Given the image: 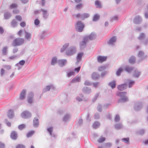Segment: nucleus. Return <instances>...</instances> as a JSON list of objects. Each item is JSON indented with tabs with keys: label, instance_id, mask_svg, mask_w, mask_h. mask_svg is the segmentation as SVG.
<instances>
[{
	"label": "nucleus",
	"instance_id": "1",
	"mask_svg": "<svg viewBox=\"0 0 148 148\" xmlns=\"http://www.w3.org/2000/svg\"><path fill=\"white\" fill-rule=\"evenodd\" d=\"M126 94L127 92H126L118 91L117 92L116 95L121 97L118 101V103H123L128 101L127 97L126 96Z\"/></svg>",
	"mask_w": 148,
	"mask_h": 148
},
{
	"label": "nucleus",
	"instance_id": "2",
	"mask_svg": "<svg viewBox=\"0 0 148 148\" xmlns=\"http://www.w3.org/2000/svg\"><path fill=\"white\" fill-rule=\"evenodd\" d=\"M76 51V48L74 46H71L66 50L65 52L66 54L68 56H71L75 54Z\"/></svg>",
	"mask_w": 148,
	"mask_h": 148
},
{
	"label": "nucleus",
	"instance_id": "3",
	"mask_svg": "<svg viewBox=\"0 0 148 148\" xmlns=\"http://www.w3.org/2000/svg\"><path fill=\"white\" fill-rule=\"evenodd\" d=\"M23 38H15L12 42V45L13 46H19L22 45L24 42Z\"/></svg>",
	"mask_w": 148,
	"mask_h": 148
},
{
	"label": "nucleus",
	"instance_id": "4",
	"mask_svg": "<svg viewBox=\"0 0 148 148\" xmlns=\"http://www.w3.org/2000/svg\"><path fill=\"white\" fill-rule=\"evenodd\" d=\"M84 26V24L81 21H78L77 23L76 30L78 32H81L82 31Z\"/></svg>",
	"mask_w": 148,
	"mask_h": 148
},
{
	"label": "nucleus",
	"instance_id": "5",
	"mask_svg": "<svg viewBox=\"0 0 148 148\" xmlns=\"http://www.w3.org/2000/svg\"><path fill=\"white\" fill-rule=\"evenodd\" d=\"M86 38H83V40L79 42V47L80 50H82L85 48L86 46V42H88Z\"/></svg>",
	"mask_w": 148,
	"mask_h": 148
},
{
	"label": "nucleus",
	"instance_id": "6",
	"mask_svg": "<svg viewBox=\"0 0 148 148\" xmlns=\"http://www.w3.org/2000/svg\"><path fill=\"white\" fill-rule=\"evenodd\" d=\"M142 107V103L140 102L136 101L135 102L134 108L136 111H138L141 109Z\"/></svg>",
	"mask_w": 148,
	"mask_h": 148
},
{
	"label": "nucleus",
	"instance_id": "7",
	"mask_svg": "<svg viewBox=\"0 0 148 148\" xmlns=\"http://www.w3.org/2000/svg\"><path fill=\"white\" fill-rule=\"evenodd\" d=\"M31 114L27 111H24L21 113V117L23 118L27 119L31 117Z\"/></svg>",
	"mask_w": 148,
	"mask_h": 148
},
{
	"label": "nucleus",
	"instance_id": "8",
	"mask_svg": "<svg viewBox=\"0 0 148 148\" xmlns=\"http://www.w3.org/2000/svg\"><path fill=\"white\" fill-rule=\"evenodd\" d=\"M84 37L87 38V40L88 41L89 40H93L96 38V35L95 33L92 32L89 35L85 36Z\"/></svg>",
	"mask_w": 148,
	"mask_h": 148
},
{
	"label": "nucleus",
	"instance_id": "9",
	"mask_svg": "<svg viewBox=\"0 0 148 148\" xmlns=\"http://www.w3.org/2000/svg\"><path fill=\"white\" fill-rule=\"evenodd\" d=\"M34 94L33 92H30L27 96V102L30 104H32L33 101Z\"/></svg>",
	"mask_w": 148,
	"mask_h": 148
},
{
	"label": "nucleus",
	"instance_id": "10",
	"mask_svg": "<svg viewBox=\"0 0 148 148\" xmlns=\"http://www.w3.org/2000/svg\"><path fill=\"white\" fill-rule=\"evenodd\" d=\"M144 52L142 51H140L138 54V56L140 59L138 60V62L140 63L143 60L146 59L147 56H144Z\"/></svg>",
	"mask_w": 148,
	"mask_h": 148
},
{
	"label": "nucleus",
	"instance_id": "11",
	"mask_svg": "<svg viewBox=\"0 0 148 148\" xmlns=\"http://www.w3.org/2000/svg\"><path fill=\"white\" fill-rule=\"evenodd\" d=\"M116 37L115 36H113L107 42V43L108 45H113L114 43L116 41Z\"/></svg>",
	"mask_w": 148,
	"mask_h": 148
},
{
	"label": "nucleus",
	"instance_id": "12",
	"mask_svg": "<svg viewBox=\"0 0 148 148\" xmlns=\"http://www.w3.org/2000/svg\"><path fill=\"white\" fill-rule=\"evenodd\" d=\"M133 21L135 24H139L142 21V18L140 16H136L134 18Z\"/></svg>",
	"mask_w": 148,
	"mask_h": 148
},
{
	"label": "nucleus",
	"instance_id": "13",
	"mask_svg": "<svg viewBox=\"0 0 148 148\" xmlns=\"http://www.w3.org/2000/svg\"><path fill=\"white\" fill-rule=\"evenodd\" d=\"M127 83H124L118 85L117 86L118 89L120 91H123L127 88Z\"/></svg>",
	"mask_w": 148,
	"mask_h": 148
},
{
	"label": "nucleus",
	"instance_id": "14",
	"mask_svg": "<svg viewBox=\"0 0 148 148\" xmlns=\"http://www.w3.org/2000/svg\"><path fill=\"white\" fill-rule=\"evenodd\" d=\"M67 62L66 59H62L57 60V63L61 67H63L65 65Z\"/></svg>",
	"mask_w": 148,
	"mask_h": 148
},
{
	"label": "nucleus",
	"instance_id": "15",
	"mask_svg": "<svg viewBox=\"0 0 148 148\" xmlns=\"http://www.w3.org/2000/svg\"><path fill=\"white\" fill-rule=\"evenodd\" d=\"M107 59V57L99 56L97 57V60L98 62L99 63H102L105 61Z\"/></svg>",
	"mask_w": 148,
	"mask_h": 148
},
{
	"label": "nucleus",
	"instance_id": "16",
	"mask_svg": "<svg viewBox=\"0 0 148 148\" xmlns=\"http://www.w3.org/2000/svg\"><path fill=\"white\" fill-rule=\"evenodd\" d=\"M7 116L10 119L13 118L14 116V113L13 110L12 109L9 110L7 113Z\"/></svg>",
	"mask_w": 148,
	"mask_h": 148
},
{
	"label": "nucleus",
	"instance_id": "17",
	"mask_svg": "<svg viewBox=\"0 0 148 148\" xmlns=\"http://www.w3.org/2000/svg\"><path fill=\"white\" fill-rule=\"evenodd\" d=\"M84 95L82 94H80L79 95L77 96L76 98V99L79 101H82L83 100H84L85 101H87V99H86L85 98H83Z\"/></svg>",
	"mask_w": 148,
	"mask_h": 148
},
{
	"label": "nucleus",
	"instance_id": "18",
	"mask_svg": "<svg viewBox=\"0 0 148 148\" xmlns=\"http://www.w3.org/2000/svg\"><path fill=\"white\" fill-rule=\"evenodd\" d=\"M47 33V32L45 31L42 32L39 35L40 39L41 40L44 39L45 38Z\"/></svg>",
	"mask_w": 148,
	"mask_h": 148
},
{
	"label": "nucleus",
	"instance_id": "19",
	"mask_svg": "<svg viewBox=\"0 0 148 148\" xmlns=\"http://www.w3.org/2000/svg\"><path fill=\"white\" fill-rule=\"evenodd\" d=\"M26 92L25 89H23L21 91L19 99L20 100H23L25 98Z\"/></svg>",
	"mask_w": 148,
	"mask_h": 148
},
{
	"label": "nucleus",
	"instance_id": "20",
	"mask_svg": "<svg viewBox=\"0 0 148 148\" xmlns=\"http://www.w3.org/2000/svg\"><path fill=\"white\" fill-rule=\"evenodd\" d=\"M108 86L110 87L112 89H114L116 86V82L115 80H113L108 83Z\"/></svg>",
	"mask_w": 148,
	"mask_h": 148
},
{
	"label": "nucleus",
	"instance_id": "21",
	"mask_svg": "<svg viewBox=\"0 0 148 148\" xmlns=\"http://www.w3.org/2000/svg\"><path fill=\"white\" fill-rule=\"evenodd\" d=\"M83 92L86 94H89L91 92V89L87 87H84L82 89Z\"/></svg>",
	"mask_w": 148,
	"mask_h": 148
},
{
	"label": "nucleus",
	"instance_id": "22",
	"mask_svg": "<svg viewBox=\"0 0 148 148\" xmlns=\"http://www.w3.org/2000/svg\"><path fill=\"white\" fill-rule=\"evenodd\" d=\"M39 125V120L36 118H34L33 119V126L35 127H37Z\"/></svg>",
	"mask_w": 148,
	"mask_h": 148
},
{
	"label": "nucleus",
	"instance_id": "23",
	"mask_svg": "<svg viewBox=\"0 0 148 148\" xmlns=\"http://www.w3.org/2000/svg\"><path fill=\"white\" fill-rule=\"evenodd\" d=\"M11 138L14 140H16L17 138V133L15 131H13L10 134Z\"/></svg>",
	"mask_w": 148,
	"mask_h": 148
},
{
	"label": "nucleus",
	"instance_id": "24",
	"mask_svg": "<svg viewBox=\"0 0 148 148\" xmlns=\"http://www.w3.org/2000/svg\"><path fill=\"white\" fill-rule=\"evenodd\" d=\"M134 69V67L132 66H127L125 68V71L128 73H130Z\"/></svg>",
	"mask_w": 148,
	"mask_h": 148
},
{
	"label": "nucleus",
	"instance_id": "25",
	"mask_svg": "<svg viewBox=\"0 0 148 148\" xmlns=\"http://www.w3.org/2000/svg\"><path fill=\"white\" fill-rule=\"evenodd\" d=\"M11 16V14L9 12H5L4 14V17L5 19H8Z\"/></svg>",
	"mask_w": 148,
	"mask_h": 148
},
{
	"label": "nucleus",
	"instance_id": "26",
	"mask_svg": "<svg viewBox=\"0 0 148 148\" xmlns=\"http://www.w3.org/2000/svg\"><path fill=\"white\" fill-rule=\"evenodd\" d=\"M47 132L49 133L50 135L52 137L54 138L56 137V135L52 134V132L53 130V128L52 127H50L48 128L47 129Z\"/></svg>",
	"mask_w": 148,
	"mask_h": 148
},
{
	"label": "nucleus",
	"instance_id": "27",
	"mask_svg": "<svg viewBox=\"0 0 148 148\" xmlns=\"http://www.w3.org/2000/svg\"><path fill=\"white\" fill-rule=\"evenodd\" d=\"M100 76L97 73L94 72L92 74V78L93 79L96 80L98 79Z\"/></svg>",
	"mask_w": 148,
	"mask_h": 148
},
{
	"label": "nucleus",
	"instance_id": "28",
	"mask_svg": "<svg viewBox=\"0 0 148 148\" xmlns=\"http://www.w3.org/2000/svg\"><path fill=\"white\" fill-rule=\"evenodd\" d=\"M114 127L116 130H118L123 128V125L121 123H118L114 125Z\"/></svg>",
	"mask_w": 148,
	"mask_h": 148
},
{
	"label": "nucleus",
	"instance_id": "29",
	"mask_svg": "<svg viewBox=\"0 0 148 148\" xmlns=\"http://www.w3.org/2000/svg\"><path fill=\"white\" fill-rule=\"evenodd\" d=\"M70 119V116L68 114H66L63 117V120L64 122H66L69 121Z\"/></svg>",
	"mask_w": 148,
	"mask_h": 148
},
{
	"label": "nucleus",
	"instance_id": "30",
	"mask_svg": "<svg viewBox=\"0 0 148 148\" xmlns=\"http://www.w3.org/2000/svg\"><path fill=\"white\" fill-rule=\"evenodd\" d=\"M41 12H43L42 14L43 17L45 19H47L48 17V15L47 14V11L46 10H43V9L40 10Z\"/></svg>",
	"mask_w": 148,
	"mask_h": 148
},
{
	"label": "nucleus",
	"instance_id": "31",
	"mask_svg": "<svg viewBox=\"0 0 148 148\" xmlns=\"http://www.w3.org/2000/svg\"><path fill=\"white\" fill-rule=\"evenodd\" d=\"M136 60V58L134 56H132L129 60V62L130 63L134 64L135 63Z\"/></svg>",
	"mask_w": 148,
	"mask_h": 148
},
{
	"label": "nucleus",
	"instance_id": "32",
	"mask_svg": "<svg viewBox=\"0 0 148 148\" xmlns=\"http://www.w3.org/2000/svg\"><path fill=\"white\" fill-rule=\"evenodd\" d=\"M89 14L88 13H85L81 14V19L84 20L85 18H88L89 16Z\"/></svg>",
	"mask_w": 148,
	"mask_h": 148
},
{
	"label": "nucleus",
	"instance_id": "33",
	"mask_svg": "<svg viewBox=\"0 0 148 148\" xmlns=\"http://www.w3.org/2000/svg\"><path fill=\"white\" fill-rule=\"evenodd\" d=\"M140 73L138 71L135 70L134 71V73L133 74L134 77L136 78H138L140 75Z\"/></svg>",
	"mask_w": 148,
	"mask_h": 148
},
{
	"label": "nucleus",
	"instance_id": "34",
	"mask_svg": "<svg viewBox=\"0 0 148 148\" xmlns=\"http://www.w3.org/2000/svg\"><path fill=\"white\" fill-rule=\"evenodd\" d=\"M69 45V43H66L64 44L61 48L60 51L61 52L64 51Z\"/></svg>",
	"mask_w": 148,
	"mask_h": 148
},
{
	"label": "nucleus",
	"instance_id": "35",
	"mask_svg": "<svg viewBox=\"0 0 148 148\" xmlns=\"http://www.w3.org/2000/svg\"><path fill=\"white\" fill-rule=\"evenodd\" d=\"M57 62V58L56 57H53L51 59V64L52 65H54Z\"/></svg>",
	"mask_w": 148,
	"mask_h": 148
},
{
	"label": "nucleus",
	"instance_id": "36",
	"mask_svg": "<svg viewBox=\"0 0 148 148\" xmlns=\"http://www.w3.org/2000/svg\"><path fill=\"white\" fill-rule=\"evenodd\" d=\"M128 85L129 88L132 87L135 83V82L132 80H128Z\"/></svg>",
	"mask_w": 148,
	"mask_h": 148
},
{
	"label": "nucleus",
	"instance_id": "37",
	"mask_svg": "<svg viewBox=\"0 0 148 148\" xmlns=\"http://www.w3.org/2000/svg\"><path fill=\"white\" fill-rule=\"evenodd\" d=\"M100 124L99 123L98 121L95 122L93 125V127L94 129L98 128L100 126Z\"/></svg>",
	"mask_w": 148,
	"mask_h": 148
},
{
	"label": "nucleus",
	"instance_id": "38",
	"mask_svg": "<svg viewBox=\"0 0 148 148\" xmlns=\"http://www.w3.org/2000/svg\"><path fill=\"white\" fill-rule=\"evenodd\" d=\"M83 55V52H81L78 53L77 54V59L78 60V61L79 60H81L82 57Z\"/></svg>",
	"mask_w": 148,
	"mask_h": 148
},
{
	"label": "nucleus",
	"instance_id": "39",
	"mask_svg": "<svg viewBox=\"0 0 148 148\" xmlns=\"http://www.w3.org/2000/svg\"><path fill=\"white\" fill-rule=\"evenodd\" d=\"M145 37V34L143 33H140L138 38L140 40L143 39Z\"/></svg>",
	"mask_w": 148,
	"mask_h": 148
},
{
	"label": "nucleus",
	"instance_id": "40",
	"mask_svg": "<svg viewBox=\"0 0 148 148\" xmlns=\"http://www.w3.org/2000/svg\"><path fill=\"white\" fill-rule=\"evenodd\" d=\"M95 4L97 8H101V5L99 1H96Z\"/></svg>",
	"mask_w": 148,
	"mask_h": 148
},
{
	"label": "nucleus",
	"instance_id": "41",
	"mask_svg": "<svg viewBox=\"0 0 148 148\" xmlns=\"http://www.w3.org/2000/svg\"><path fill=\"white\" fill-rule=\"evenodd\" d=\"M80 80V78L79 77H76L75 78L73 79L71 81V82L72 83L74 82H79Z\"/></svg>",
	"mask_w": 148,
	"mask_h": 148
},
{
	"label": "nucleus",
	"instance_id": "42",
	"mask_svg": "<svg viewBox=\"0 0 148 148\" xmlns=\"http://www.w3.org/2000/svg\"><path fill=\"white\" fill-rule=\"evenodd\" d=\"M123 71V69L121 67L119 68L117 70L116 72V74L117 76H119L121 74L122 72Z\"/></svg>",
	"mask_w": 148,
	"mask_h": 148
},
{
	"label": "nucleus",
	"instance_id": "43",
	"mask_svg": "<svg viewBox=\"0 0 148 148\" xmlns=\"http://www.w3.org/2000/svg\"><path fill=\"white\" fill-rule=\"evenodd\" d=\"M8 48V47L7 46L3 48L2 50V53L3 55H6L7 49Z\"/></svg>",
	"mask_w": 148,
	"mask_h": 148
},
{
	"label": "nucleus",
	"instance_id": "44",
	"mask_svg": "<svg viewBox=\"0 0 148 148\" xmlns=\"http://www.w3.org/2000/svg\"><path fill=\"white\" fill-rule=\"evenodd\" d=\"M99 15L97 14H96L93 17V21H96L99 20Z\"/></svg>",
	"mask_w": 148,
	"mask_h": 148
},
{
	"label": "nucleus",
	"instance_id": "45",
	"mask_svg": "<svg viewBox=\"0 0 148 148\" xmlns=\"http://www.w3.org/2000/svg\"><path fill=\"white\" fill-rule=\"evenodd\" d=\"M25 61L24 60H22L20 61L18 63H17L15 65H16V66H19V65H20L21 66H23L24 65V64L25 63Z\"/></svg>",
	"mask_w": 148,
	"mask_h": 148
},
{
	"label": "nucleus",
	"instance_id": "46",
	"mask_svg": "<svg viewBox=\"0 0 148 148\" xmlns=\"http://www.w3.org/2000/svg\"><path fill=\"white\" fill-rule=\"evenodd\" d=\"M18 7V5L16 4L13 3L10 6L9 8L10 9H15L17 8Z\"/></svg>",
	"mask_w": 148,
	"mask_h": 148
},
{
	"label": "nucleus",
	"instance_id": "47",
	"mask_svg": "<svg viewBox=\"0 0 148 148\" xmlns=\"http://www.w3.org/2000/svg\"><path fill=\"white\" fill-rule=\"evenodd\" d=\"M25 38L26 39H28L30 38L31 34L27 32H25Z\"/></svg>",
	"mask_w": 148,
	"mask_h": 148
},
{
	"label": "nucleus",
	"instance_id": "48",
	"mask_svg": "<svg viewBox=\"0 0 148 148\" xmlns=\"http://www.w3.org/2000/svg\"><path fill=\"white\" fill-rule=\"evenodd\" d=\"M50 90V86H47L44 88L43 90V92H45L47 91H49Z\"/></svg>",
	"mask_w": 148,
	"mask_h": 148
},
{
	"label": "nucleus",
	"instance_id": "49",
	"mask_svg": "<svg viewBox=\"0 0 148 148\" xmlns=\"http://www.w3.org/2000/svg\"><path fill=\"white\" fill-rule=\"evenodd\" d=\"M106 68L105 66H99L98 68V70L99 71H102L105 70Z\"/></svg>",
	"mask_w": 148,
	"mask_h": 148
},
{
	"label": "nucleus",
	"instance_id": "50",
	"mask_svg": "<svg viewBox=\"0 0 148 148\" xmlns=\"http://www.w3.org/2000/svg\"><path fill=\"white\" fill-rule=\"evenodd\" d=\"M122 141L126 143H128L129 141V138H123L122 139Z\"/></svg>",
	"mask_w": 148,
	"mask_h": 148
},
{
	"label": "nucleus",
	"instance_id": "51",
	"mask_svg": "<svg viewBox=\"0 0 148 148\" xmlns=\"http://www.w3.org/2000/svg\"><path fill=\"white\" fill-rule=\"evenodd\" d=\"M34 131H31L29 132L27 135V136L28 138H29L30 137H31L34 134Z\"/></svg>",
	"mask_w": 148,
	"mask_h": 148
},
{
	"label": "nucleus",
	"instance_id": "52",
	"mask_svg": "<svg viewBox=\"0 0 148 148\" xmlns=\"http://www.w3.org/2000/svg\"><path fill=\"white\" fill-rule=\"evenodd\" d=\"M106 138L105 137L101 136L98 140V142L99 143H101L104 141L105 140Z\"/></svg>",
	"mask_w": 148,
	"mask_h": 148
},
{
	"label": "nucleus",
	"instance_id": "53",
	"mask_svg": "<svg viewBox=\"0 0 148 148\" xmlns=\"http://www.w3.org/2000/svg\"><path fill=\"white\" fill-rule=\"evenodd\" d=\"M11 24L13 27H16L17 25V22L14 19L12 21Z\"/></svg>",
	"mask_w": 148,
	"mask_h": 148
},
{
	"label": "nucleus",
	"instance_id": "54",
	"mask_svg": "<svg viewBox=\"0 0 148 148\" xmlns=\"http://www.w3.org/2000/svg\"><path fill=\"white\" fill-rule=\"evenodd\" d=\"M94 116V119H99L100 118L99 114L98 113L95 114Z\"/></svg>",
	"mask_w": 148,
	"mask_h": 148
},
{
	"label": "nucleus",
	"instance_id": "55",
	"mask_svg": "<svg viewBox=\"0 0 148 148\" xmlns=\"http://www.w3.org/2000/svg\"><path fill=\"white\" fill-rule=\"evenodd\" d=\"M145 133V130L143 129H141L137 132V133L140 135H143Z\"/></svg>",
	"mask_w": 148,
	"mask_h": 148
},
{
	"label": "nucleus",
	"instance_id": "56",
	"mask_svg": "<svg viewBox=\"0 0 148 148\" xmlns=\"http://www.w3.org/2000/svg\"><path fill=\"white\" fill-rule=\"evenodd\" d=\"M97 109L98 111L99 112H101L102 111V106L101 104H98L97 107Z\"/></svg>",
	"mask_w": 148,
	"mask_h": 148
},
{
	"label": "nucleus",
	"instance_id": "57",
	"mask_svg": "<svg viewBox=\"0 0 148 148\" xmlns=\"http://www.w3.org/2000/svg\"><path fill=\"white\" fill-rule=\"evenodd\" d=\"M15 18L17 20L19 21H21L22 20V17L20 15H16Z\"/></svg>",
	"mask_w": 148,
	"mask_h": 148
},
{
	"label": "nucleus",
	"instance_id": "58",
	"mask_svg": "<svg viewBox=\"0 0 148 148\" xmlns=\"http://www.w3.org/2000/svg\"><path fill=\"white\" fill-rule=\"evenodd\" d=\"M120 120V116L119 114H117L115 116L114 121L115 122H118Z\"/></svg>",
	"mask_w": 148,
	"mask_h": 148
},
{
	"label": "nucleus",
	"instance_id": "59",
	"mask_svg": "<svg viewBox=\"0 0 148 148\" xmlns=\"http://www.w3.org/2000/svg\"><path fill=\"white\" fill-rule=\"evenodd\" d=\"M118 18V16H115L112 17L111 18V20L112 21H117Z\"/></svg>",
	"mask_w": 148,
	"mask_h": 148
},
{
	"label": "nucleus",
	"instance_id": "60",
	"mask_svg": "<svg viewBox=\"0 0 148 148\" xmlns=\"http://www.w3.org/2000/svg\"><path fill=\"white\" fill-rule=\"evenodd\" d=\"M19 10L18 9H16V8L14 9L12 11L13 13L14 14H18L19 13Z\"/></svg>",
	"mask_w": 148,
	"mask_h": 148
},
{
	"label": "nucleus",
	"instance_id": "61",
	"mask_svg": "<svg viewBox=\"0 0 148 148\" xmlns=\"http://www.w3.org/2000/svg\"><path fill=\"white\" fill-rule=\"evenodd\" d=\"M84 85L87 86H91L92 85V83L86 80L84 83Z\"/></svg>",
	"mask_w": 148,
	"mask_h": 148
},
{
	"label": "nucleus",
	"instance_id": "62",
	"mask_svg": "<svg viewBox=\"0 0 148 148\" xmlns=\"http://www.w3.org/2000/svg\"><path fill=\"white\" fill-rule=\"evenodd\" d=\"M3 66L7 70H9L11 69V66L10 65H4Z\"/></svg>",
	"mask_w": 148,
	"mask_h": 148
},
{
	"label": "nucleus",
	"instance_id": "63",
	"mask_svg": "<svg viewBox=\"0 0 148 148\" xmlns=\"http://www.w3.org/2000/svg\"><path fill=\"white\" fill-rule=\"evenodd\" d=\"M40 23V21L37 18L35 20L34 23L35 25H38Z\"/></svg>",
	"mask_w": 148,
	"mask_h": 148
},
{
	"label": "nucleus",
	"instance_id": "64",
	"mask_svg": "<svg viewBox=\"0 0 148 148\" xmlns=\"http://www.w3.org/2000/svg\"><path fill=\"white\" fill-rule=\"evenodd\" d=\"M25 145L21 144H18L17 145L16 148H25Z\"/></svg>",
	"mask_w": 148,
	"mask_h": 148
}]
</instances>
